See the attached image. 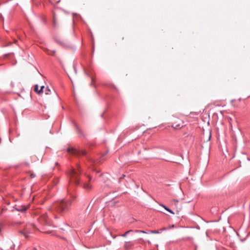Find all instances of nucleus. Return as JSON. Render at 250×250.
<instances>
[{
	"label": "nucleus",
	"instance_id": "10",
	"mask_svg": "<svg viewBox=\"0 0 250 250\" xmlns=\"http://www.w3.org/2000/svg\"><path fill=\"white\" fill-rule=\"evenodd\" d=\"M162 207H163L166 210H167V211H168L169 212L174 214V212L170 209H169V208H168L167 207H166V206L163 205V204H161L160 205Z\"/></svg>",
	"mask_w": 250,
	"mask_h": 250
},
{
	"label": "nucleus",
	"instance_id": "23",
	"mask_svg": "<svg viewBox=\"0 0 250 250\" xmlns=\"http://www.w3.org/2000/svg\"><path fill=\"white\" fill-rule=\"evenodd\" d=\"M167 229V228H162L160 229V231H163V230H165Z\"/></svg>",
	"mask_w": 250,
	"mask_h": 250
},
{
	"label": "nucleus",
	"instance_id": "14",
	"mask_svg": "<svg viewBox=\"0 0 250 250\" xmlns=\"http://www.w3.org/2000/svg\"><path fill=\"white\" fill-rule=\"evenodd\" d=\"M61 0H49V1L50 3H51L53 4H55L58 3Z\"/></svg>",
	"mask_w": 250,
	"mask_h": 250
},
{
	"label": "nucleus",
	"instance_id": "17",
	"mask_svg": "<svg viewBox=\"0 0 250 250\" xmlns=\"http://www.w3.org/2000/svg\"><path fill=\"white\" fill-rule=\"evenodd\" d=\"M38 88H39V86L37 84H36L34 86V91L36 92H37V93H38V91H39V90L38 89Z\"/></svg>",
	"mask_w": 250,
	"mask_h": 250
},
{
	"label": "nucleus",
	"instance_id": "24",
	"mask_svg": "<svg viewBox=\"0 0 250 250\" xmlns=\"http://www.w3.org/2000/svg\"><path fill=\"white\" fill-rule=\"evenodd\" d=\"M26 165L27 166H28V167H29V163H26Z\"/></svg>",
	"mask_w": 250,
	"mask_h": 250
},
{
	"label": "nucleus",
	"instance_id": "26",
	"mask_svg": "<svg viewBox=\"0 0 250 250\" xmlns=\"http://www.w3.org/2000/svg\"><path fill=\"white\" fill-rule=\"evenodd\" d=\"M13 245L12 244V246H11V248H12V246H13Z\"/></svg>",
	"mask_w": 250,
	"mask_h": 250
},
{
	"label": "nucleus",
	"instance_id": "20",
	"mask_svg": "<svg viewBox=\"0 0 250 250\" xmlns=\"http://www.w3.org/2000/svg\"><path fill=\"white\" fill-rule=\"evenodd\" d=\"M125 175H123L121 177L119 178V183H121V180L124 179L125 177Z\"/></svg>",
	"mask_w": 250,
	"mask_h": 250
},
{
	"label": "nucleus",
	"instance_id": "6",
	"mask_svg": "<svg viewBox=\"0 0 250 250\" xmlns=\"http://www.w3.org/2000/svg\"><path fill=\"white\" fill-rule=\"evenodd\" d=\"M72 123L75 127L77 133L81 136H84V133L82 132L77 123L74 121H72Z\"/></svg>",
	"mask_w": 250,
	"mask_h": 250
},
{
	"label": "nucleus",
	"instance_id": "16",
	"mask_svg": "<svg viewBox=\"0 0 250 250\" xmlns=\"http://www.w3.org/2000/svg\"><path fill=\"white\" fill-rule=\"evenodd\" d=\"M19 233H20V234H21L25 236V237H26V238H27V237H28V235H27V234H26V233H24L23 231H22V230H19Z\"/></svg>",
	"mask_w": 250,
	"mask_h": 250
},
{
	"label": "nucleus",
	"instance_id": "12",
	"mask_svg": "<svg viewBox=\"0 0 250 250\" xmlns=\"http://www.w3.org/2000/svg\"><path fill=\"white\" fill-rule=\"evenodd\" d=\"M132 231H133V230H132V229L129 230H128V231H126L125 233H124V234H122L120 235V236H122V237H126V235H127L129 233H130V232H132Z\"/></svg>",
	"mask_w": 250,
	"mask_h": 250
},
{
	"label": "nucleus",
	"instance_id": "15",
	"mask_svg": "<svg viewBox=\"0 0 250 250\" xmlns=\"http://www.w3.org/2000/svg\"><path fill=\"white\" fill-rule=\"evenodd\" d=\"M50 92V90L48 88V87H46L45 89V93L46 95L49 94Z\"/></svg>",
	"mask_w": 250,
	"mask_h": 250
},
{
	"label": "nucleus",
	"instance_id": "11",
	"mask_svg": "<svg viewBox=\"0 0 250 250\" xmlns=\"http://www.w3.org/2000/svg\"><path fill=\"white\" fill-rule=\"evenodd\" d=\"M70 196L71 198V199H69L71 201V203L73 201H74L77 198V196L74 194L70 193Z\"/></svg>",
	"mask_w": 250,
	"mask_h": 250
},
{
	"label": "nucleus",
	"instance_id": "18",
	"mask_svg": "<svg viewBox=\"0 0 250 250\" xmlns=\"http://www.w3.org/2000/svg\"><path fill=\"white\" fill-rule=\"evenodd\" d=\"M44 88V86L43 85L41 86V88H40V89L38 91V94H40L41 93H42L43 92V89Z\"/></svg>",
	"mask_w": 250,
	"mask_h": 250
},
{
	"label": "nucleus",
	"instance_id": "9",
	"mask_svg": "<svg viewBox=\"0 0 250 250\" xmlns=\"http://www.w3.org/2000/svg\"><path fill=\"white\" fill-rule=\"evenodd\" d=\"M46 53L49 55L54 56L56 53V51L55 50L51 51V50H49L48 49H47Z\"/></svg>",
	"mask_w": 250,
	"mask_h": 250
},
{
	"label": "nucleus",
	"instance_id": "25",
	"mask_svg": "<svg viewBox=\"0 0 250 250\" xmlns=\"http://www.w3.org/2000/svg\"><path fill=\"white\" fill-rule=\"evenodd\" d=\"M211 137V132H210V134H209V139Z\"/></svg>",
	"mask_w": 250,
	"mask_h": 250
},
{
	"label": "nucleus",
	"instance_id": "7",
	"mask_svg": "<svg viewBox=\"0 0 250 250\" xmlns=\"http://www.w3.org/2000/svg\"><path fill=\"white\" fill-rule=\"evenodd\" d=\"M134 243L132 241L125 242L124 244V248L126 250H130L134 246Z\"/></svg>",
	"mask_w": 250,
	"mask_h": 250
},
{
	"label": "nucleus",
	"instance_id": "5",
	"mask_svg": "<svg viewBox=\"0 0 250 250\" xmlns=\"http://www.w3.org/2000/svg\"><path fill=\"white\" fill-rule=\"evenodd\" d=\"M55 41L64 48H69L70 47V44L67 42L65 41L60 37H56L54 38Z\"/></svg>",
	"mask_w": 250,
	"mask_h": 250
},
{
	"label": "nucleus",
	"instance_id": "3",
	"mask_svg": "<svg viewBox=\"0 0 250 250\" xmlns=\"http://www.w3.org/2000/svg\"><path fill=\"white\" fill-rule=\"evenodd\" d=\"M67 152L68 153H71V154L76 155V156H80V155H83L85 156L86 155V151L85 150H81L79 149H76L73 147H68L67 149Z\"/></svg>",
	"mask_w": 250,
	"mask_h": 250
},
{
	"label": "nucleus",
	"instance_id": "22",
	"mask_svg": "<svg viewBox=\"0 0 250 250\" xmlns=\"http://www.w3.org/2000/svg\"><path fill=\"white\" fill-rule=\"evenodd\" d=\"M35 176H36V175H35V174H34V173H32V174H31V175H30V177H31V178H33L35 177Z\"/></svg>",
	"mask_w": 250,
	"mask_h": 250
},
{
	"label": "nucleus",
	"instance_id": "21",
	"mask_svg": "<svg viewBox=\"0 0 250 250\" xmlns=\"http://www.w3.org/2000/svg\"><path fill=\"white\" fill-rule=\"evenodd\" d=\"M136 232H139V233H146V232L144 230H136L135 231Z\"/></svg>",
	"mask_w": 250,
	"mask_h": 250
},
{
	"label": "nucleus",
	"instance_id": "8",
	"mask_svg": "<svg viewBox=\"0 0 250 250\" xmlns=\"http://www.w3.org/2000/svg\"><path fill=\"white\" fill-rule=\"evenodd\" d=\"M13 208L15 210L20 212H24L27 209V208L25 206H17V205H15Z\"/></svg>",
	"mask_w": 250,
	"mask_h": 250
},
{
	"label": "nucleus",
	"instance_id": "1",
	"mask_svg": "<svg viewBox=\"0 0 250 250\" xmlns=\"http://www.w3.org/2000/svg\"><path fill=\"white\" fill-rule=\"evenodd\" d=\"M71 201L62 199L54 203L49 208L48 212L42 214L39 218V221L43 225L50 226L51 215L54 212L61 215H64L70 209Z\"/></svg>",
	"mask_w": 250,
	"mask_h": 250
},
{
	"label": "nucleus",
	"instance_id": "19",
	"mask_svg": "<svg viewBox=\"0 0 250 250\" xmlns=\"http://www.w3.org/2000/svg\"><path fill=\"white\" fill-rule=\"evenodd\" d=\"M151 233L157 234L159 233V231L158 230H151L150 232Z\"/></svg>",
	"mask_w": 250,
	"mask_h": 250
},
{
	"label": "nucleus",
	"instance_id": "13",
	"mask_svg": "<svg viewBox=\"0 0 250 250\" xmlns=\"http://www.w3.org/2000/svg\"><path fill=\"white\" fill-rule=\"evenodd\" d=\"M53 26L54 27H56L57 26V22H56V19L55 15L54 14L53 15Z\"/></svg>",
	"mask_w": 250,
	"mask_h": 250
},
{
	"label": "nucleus",
	"instance_id": "4",
	"mask_svg": "<svg viewBox=\"0 0 250 250\" xmlns=\"http://www.w3.org/2000/svg\"><path fill=\"white\" fill-rule=\"evenodd\" d=\"M184 122L178 118H174L173 122L172 123L171 126L176 129H179L183 126Z\"/></svg>",
	"mask_w": 250,
	"mask_h": 250
},
{
	"label": "nucleus",
	"instance_id": "2",
	"mask_svg": "<svg viewBox=\"0 0 250 250\" xmlns=\"http://www.w3.org/2000/svg\"><path fill=\"white\" fill-rule=\"evenodd\" d=\"M81 174V169L79 164L77 165V168H71L69 171V175L70 176V184L69 187L71 184H74L76 186L81 185L83 188L87 191L90 190L92 186L90 184L92 180V177L86 174H84V176L87 179L88 182L84 180L83 179H80L79 177Z\"/></svg>",
	"mask_w": 250,
	"mask_h": 250
}]
</instances>
